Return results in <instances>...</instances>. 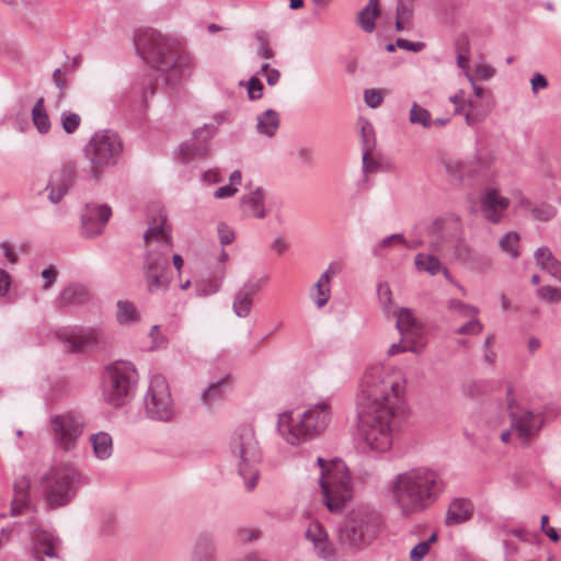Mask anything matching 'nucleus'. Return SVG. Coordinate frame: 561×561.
I'll use <instances>...</instances> for the list:
<instances>
[{"instance_id": "obj_49", "label": "nucleus", "mask_w": 561, "mask_h": 561, "mask_svg": "<svg viewBox=\"0 0 561 561\" xmlns=\"http://www.w3.org/2000/svg\"><path fill=\"white\" fill-rule=\"evenodd\" d=\"M378 297L385 311L389 313L392 305V293L388 284H380L378 286Z\"/></svg>"}, {"instance_id": "obj_6", "label": "nucleus", "mask_w": 561, "mask_h": 561, "mask_svg": "<svg viewBox=\"0 0 561 561\" xmlns=\"http://www.w3.org/2000/svg\"><path fill=\"white\" fill-rule=\"evenodd\" d=\"M317 463L321 469L319 483L324 504L330 512H340L353 496L348 469L341 459L327 462L322 457H318Z\"/></svg>"}, {"instance_id": "obj_57", "label": "nucleus", "mask_w": 561, "mask_h": 561, "mask_svg": "<svg viewBox=\"0 0 561 561\" xmlns=\"http://www.w3.org/2000/svg\"><path fill=\"white\" fill-rule=\"evenodd\" d=\"M396 46L401 49L411 50L414 53L421 51L425 47V43L423 42H411L405 38H398L396 41Z\"/></svg>"}, {"instance_id": "obj_27", "label": "nucleus", "mask_w": 561, "mask_h": 561, "mask_svg": "<svg viewBox=\"0 0 561 561\" xmlns=\"http://www.w3.org/2000/svg\"><path fill=\"white\" fill-rule=\"evenodd\" d=\"M534 257L536 264L542 271L561 282V262L553 255L548 247L543 245L538 248L534 253Z\"/></svg>"}, {"instance_id": "obj_21", "label": "nucleus", "mask_w": 561, "mask_h": 561, "mask_svg": "<svg viewBox=\"0 0 561 561\" xmlns=\"http://www.w3.org/2000/svg\"><path fill=\"white\" fill-rule=\"evenodd\" d=\"M510 206V199L499 194L494 188L486 190L481 196V209L484 217L497 224L502 220L504 213Z\"/></svg>"}, {"instance_id": "obj_41", "label": "nucleus", "mask_w": 561, "mask_h": 561, "mask_svg": "<svg viewBox=\"0 0 561 561\" xmlns=\"http://www.w3.org/2000/svg\"><path fill=\"white\" fill-rule=\"evenodd\" d=\"M268 279L270 277L265 273L251 276L248 283V309L252 304L250 296L257 294L267 284Z\"/></svg>"}, {"instance_id": "obj_48", "label": "nucleus", "mask_w": 561, "mask_h": 561, "mask_svg": "<svg viewBox=\"0 0 561 561\" xmlns=\"http://www.w3.org/2000/svg\"><path fill=\"white\" fill-rule=\"evenodd\" d=\"M264 85L256 77L248 80V98L251 100L260 99L263 95Z\"/></svg>"}, {"instance_id": "obj_14", "label": "nucleus", "mask_w": 561, "mask_h": 561, "mask_svg": "<svg viewBox=\"0 0 561 561\" xmlns=\"http://www.w3.org/2000/svg\"><path fill=\"white\" fill-rule=\"evenodd\" d=\"M56 336L71 352L77 353L84 348L96 347L103 341L104 334L98 328L65 327L57 330Z\"/></svg>"}, {"instance_id": "obj_45", "label": "nucleus", "mask_w": 561, "mask_h": 561, "mask_svg": "<svg viewBox=\"0 0 561 561\" xmlns=\"http://www.w3.org/2000/svg\"><path fill=\"white\" fill-rule=\"evenodd\" d=\"M469 321L465 323L463 325L459 327L455 330V333L457 334H469V335H478L482 332L483 325L477 318V316L473 317H467Z\"/></svg>"}, {"instance_id": "obj_5", "label": "nucleus", "mask_w": 561, "mask_h": 561, "mask_svg": "<svg viewBox=\"0 0 561 561\" xmlns=\"http://www.w3.org/2000/svg\"><path fill=\"white\" fill-rule=\"evenodd\" d=\"M82 476L70 465L54 466L39 481L41 493L47 511L68 505L76 496Z\"/></svg>"}, {"instance_id": "obj_62", "label": "nucleus", "mask_w": 561, "mask_h": 561, "mask_svg": "<svg viewBox=\"0 0 561 561\" xmlns=\"http://www.w3.org/2000/svg\"><path fill=\"white\" fill-rule=\"evenodd\" d=\"M233 311L238 317L245 316V293L239 290L233 301Z\"/></svg>"}, {"instance_id": "obj_12", "label": "nucleus", "mask_w": 561, "mask_h": 561, "mask_svg": "<svg viewBox=\"0 0 561 561\" xmlns=\"http://www.w3.org/2000/svg\"><path fill=\"white\" fill-rule=\"evenodd\" d=\"M50 427L55 445L69 451L76 447L78 438L82 435L84 421L76 413L56 414L50 416Z\"/></svg>"}, {"instance_id": "obj_2", "label": "nucleus", "mask_w": 561, "mask_h": 561, "mask_svg": "<svg viewBox=\"0 0 561 561\" xmlns=\"http://www.w3.org/2000/svg\"><path fill=\"white\" fill-rule=\"evenodd\" d=\"M134 44L137 54L154 68V73L148 79V87L141 89V105L146 108L148 98L154 94L160 79L170 89H174L182 79L192 75L195 65L188 53L180 51L171 38L153 28L138 30Z\"/></svg>"}, {"instance_id": "obj_24", "label": "nucleus", "mask_w": 561, "mask_h": 561, "mask_svg": "<svg viewBox=\"0 0 561 561\" xmlns=\"http://www.w3.org/2000/svg\"><path fill=\"white\" fill-rule=\"evenodd\" d=\"M396 328L405 337L416 341L423 333L421 321L414 316L412 309L401 308L397 312Z\"/></svg>"}, {"instance_id": "obj_59", "label": "nucleus", "mask_w": 561, "mask_h": 561, "mask_svg": "<svg viewBox=\"0 0 561 561\" xmlns=\"http://www.w3.org/2000/svg\"><path fill=\"white\" fill-rule=\"evenodd\" d=\"M260 72L265 75L266 82L270 85H275L279 81V71L277 69L270 68V64L267 62L261 67Z\"/></svg>"}, {"instance_id": "obj_15", "label": "nucleus", "mask_w": 561, "mask_h": 561, "mask_svg": "<svg viewBox=\"0 0 561 561\" xmlns=\"http://www.w3.org/2000/svg\"><path fill=\"white\" fill-rule=\"evenodd\" d=\"M217 125L204 124L203 127L197 128L193 131V142L183 144L180 147L181 153L185 161H190L195 158H205L209 153V146L207 139L210 138L217 130V126L220 125L225 119V114L219 113L214 117Z\"/></svg>"}, {"instance_id": "obj_63", "label": "nucleus", "mask_w": 561, "mask_h": 561, "mask_svg": "<svg viewBox=\"0 0 561 561\" xmlns=\"http://www.w3.org/2000/svg\"><path fill=\"white\" fill-rule=\"evenodd\" d=\"M57 274V270L53 265L42 271V277L45 280L44 289H48L56 282Z\"/></svg>"}, {"instance_id": "obj_39", "label": "nucleus", "mask_w": 561, "mask_h": 561, "mask_svg": "<svg viewBox=\"0 0 561 561\" xmlns=\"http://www.w3.org/2000/svg\"><path fill=\"white\" fill-rule=\"evenodd\" d=\"M379 15V10L370 9L365 7L359 13H358V24L360 27L368 33H371L375 30V20Z\"/></svg>"}, {"instance_id": "obj_51", "label": "nucleus", "mask_w": 561, "mask_h": 561, "mask_svg": "<svg viewBox=\"0 0 561 561\" xmlns=\"http://www.w3.org/2000/svg\"><path fill=\"white\" fill-rule=\"evenodd\" d=\"M447 173L458 180L462 178L463 163L460 160L448 159L444 161Z\"/></svg>"}, {"instance_id": "obj_47", "label": "nucleus", "mask_w": 561, "mask_h": 561, "mask_svg": "<svg viewBox=\"0 0 561 561\" xmlns=\"http://www.w3.org/2000/svg\"><path fill=\"white\" fill-rule=\"evenodd\" d=\"M556 214V207L549 204H541L533 208V215L541 221H548L552 219Z\"/></svg>"}, {"instance_id": "obj_61", "label": "nucleus", "mask_w": 561, "mask_h": 561, "mask_svg": "<svg viewBox=\"0 0 561 561\" xmlns=\"http://www.w3.org/2000/svg\"><path fill=\"white\" fill-rule=\"evenodd\" d=\"M397 16L403 21L412 22L413 9L411 2L405 3L402 0H399L397 7Z\"/></svg>"}, {"instance_id": "obj_54", "label": "nucleus", "mask_w": 561, "mask_h": 561, "mask_svg": "<svg viewBox=\"0 0 561 561\" xmlns=\"http://www.w3.org/2000/svg\"><path fill=\"white\" fill-rule=\"evenodd\" d=\"M51 79H53V82L55 83V85L59 89L57 101L60 102L65 96L64 90L68 85L67 80L65 79L64 73L60 68L55 69V71L53 72Z\"/></svg>"}, {"instance_id": "obj_58", "label": "nucleus", "mask_w": 561, "mask_h": 561, "mask_svg": "<svg viewBox=\"0 0 561 561\" xmlns=\"http://www.w3.org/2000/svg\"><path fill=\"white\" fill-rule=\"evenodd\" d=\"M488 115V112L482 111L479 112L474 108L472 104H470L469 111L466 113V123L470 126L476 125L482 122Z\"/></svg>"}, {"instance_id": "obj_53", "label": "nucleus", "mask_w": 561, "mask_h": 561, "mask_svg": "<svg viewBox=\"0 0 561 561\" xmlns=\"http://www.w3.org/2000/svg\"><path fill=\"white\" fill-rule=\"evenodd\" d=\"M262 458L263 455L259 442L255 438L248 439V461L251 460L254 463H259L262 461Z\"/></svg>"}, {"instance_id": "obj_26", "label": "nucleus", "mask_w": 561, "mask_h": 561, "mask_svg": "<svg viewBox=\"0 0 561 561\" xmlns=\"http://www.w3.org/2000/svg\"><path fill=\"white\" fill-rule=\"evenodd\" d=\"M267 190L263 186H255L248 193V217L264 219L268 215L266 206Z\"/></svg>"}, {"instance_id": "obj_37", "label": "nucleus", "mask_w": 561, "mask_h": 561, "mask_svg": "<svg viewBox=\"0 0 561 561\" xmlns=\"http://www.w3.org/2000/svg\"><path fill=\"white\" fill-rule=\"evenodd\" d=\"M500 249L507 253L512 259H517L519 255V236L516 232L510 231L505 233L499 241Z\"/></svg>"}, {"instance_id": "obj_32", "label": "nucleus", "mask_w": 561, "mask_h": 561, "mask_svg": "<svg viewBox=\"0 0 561 561\" xmlns=\"http://www.w3.org/2000/svg\"><path fill=\"white\" fill-rule=\"evenodd\" d=\"M279 126V115L274 110H266L256 117L255 129L257 134L273 137Z\"/></svg>"}, {"instance_id": "obj_28", "label": "nucleus", "mask_w": 561, "mask_h": 561, "mask_svg": "<svg viewBox=\"0 0 561 561\" xmlns=\"http://www.w3.org/2000/svg\"><path fill=\"white\" fill-rule=\"evenodd\" d=\"M229 448L231 454L239 459L238 472L244 478L243 462L245 460V425L240 424L236 427L230 437Z\"/></svg>"}, {"instance_id": "obj_55", "label": "nucleus", "mask_w": 561, "mask_h": 561, "mask_svg": "<svg viewBox=\"0 0 561 561\" xmlns=\"http://www.w3.org/2000/svg\"><path fill=\"white\" fill-rule=\"evenodd\" d=\"M414 342L415 341L411 340V343L408 345L404 343L403 340H400L399 342L393 343L389 346L387 354L389 356H394V355H398V354H401V353L408 352V351L414 352L415 351Z\"/></svg>"}, {"instance_id": "obj_46", "label": "nucleus", "mask_w": 561, "mask_h": 561, "mask_svg": "<svg viewBox=\"0 0 561 561\" xmlns=\"http://www.w3.org/2000/svg\"><path fill=\"white\" fill-rule=\"evenodd\" d=\"M454 256L461 263H467L471 259V251L469 245L460 238L457 239L454 244Z\"/></svg>"}, {"instance_id": "obj_43", "label": "nucleus", "mask_w": 561, "mask_h": 561, "mask_svg": "<svg viewBox=\"0 0 561 561\" xmlns=\"http://www.w3.org/2000/svg\"><path fill=\"white\" fill-rule=\"evenodd\" d=\"M255 38L259 43V47H257V51H256L257 56H260L264 59L273 58L274 51L270 47V38H268L267 33L264 31L256 32Z\"/></svg>"}, {"instance_id": "obj_9", "label": "nucleus", "mask_w": 561, "mask_h": 561, "mask_svg": "<svg viewBox=\"0 0 561 561\" xmlns=\"http://www.w3.org/2000/svg\"><path fill=\"white\" fill-rule=\"evenodd\" d=\"M83 152L91 164L89 176L99 181L105 169L117 164L123 152V141L111 129L98 130L84 146Z\"/></svg>"}, {"instance_id": "obj_1", "label": "nucleus", "mask_w": 561, "mask_h": 561, "mask_svg": "<svg viewBox=\"0 0 561 561\" xmlns=\"http://www.w3.org/2000/svg\"><path fill=\"white\" fill-rule=\"evenodd\" d=\"M400 376L382 365L369 367L356 396L357 431L375 451H388L405 420Z\"/></svg>"}, {"instance_id": "obj_3", "label": "nucleus", "mask_w": 561, "mask_h": 561, "mask_svg": "<svg viewBox=\"0 0 561 561\" xmlns=\"http://www.w3.org/2000/svg\"><path fill=\"white\" fill-rule=\"evenodd\" d=\"M444 489L442 476L428 467H416L400 472L390 484L392 500L400 514L407 517L432 507Z\"/></svg>"}, {"instance_id": "obj_4", "label": "nucleus", "mask_w": 561, "mask_h": 561, "mask_svg": "<svg viewBox=\"0 0 561 561\" xmlns=\"http://www.w3.org/2000/svg\"><path fill=\"white\" fill-rule=\"evenodd\" d=\"M331 420L328 400L310 405L297 421H293L291 412L278 415L277 430L290 445H299L310 440L325 431Z\"/></svg>"}, {"instance_id": "obj_8", "label": "nucleus", "mask_w": 561, "mask_h": 561, "mask_svg": "<svg viewBox=\"0 0 561 561\" xmlns=\"http://www.w3.org/2000/svg\"><path fill=\"white\" fill-rule=\"evenodd\" d=\"M379 530V519L374 513L351 512L337 528L340 548L351 553L357 552L370 545Z\"/></svg>"}, {"instance_id": "obj_31", "label": "nucleus", "mask_w": 561, "mask_h": 561, "mask_svg": "<svg viewBox=\"0 0 561 561\" xmlns=\"http://www.w3.org/2000/svg\"><path fill=\"white\" fill-rule=\"evenodd\" d=\"M93 454L99 460H106L113 454V438L106 432L92 434L89 438Z\"/></svg>"}, {"instance_id": "obj_23", "label": "nucleus", "mask_w": 561, "mask_h": 561, "mask_svg": "<svg viewBox=\"0 0 561 561\" xmlns=\"http://www.w3.org/2000/svg\"><path fill=\"white\" fill-rule=\"evenodd\" d=\"M339 271V266L331 263L313 285L310 296L318 308H322L328 304L331 296V278L335 276Z\"/></svg>"}, {"instance_id": "obj_40", "label": "nucleus", "mask_w": 561, "mask_h": 561, "mask_svg": "<svg viewBox=\"0 0 561 561\" xmlns=\"http://www.w3.org/2000/svg\"><path fill=\"white\" fill-rule=\"evenodd\" d=\"M447 308L450 311L458 313L460 317H473L479 313V309L472 305L462 302L459 299H450L447 302Z\"/></svg>"}, {"instance_id": "obj_64", "label": "nucleus", "mask_w": 561, "mask_h": 561, "mask_svg": "<svg viewBox=\"0 0 561 561\" xmlns=\"http://www.w3.org/2000/svg\"><path fill=\"white\" fill-rule=\"evenodd\" d=\"M474 76L481 80H489L494 76V69L489 65L481 64L474 68Z\"/></svg>"}, {"instance_id": "obj_7", "label": "nucleus", "mask_w": 561, "mask_h": 561, "mask_svg": "<svg viewBox=\"0 0 561 561\" xmlns=\"http://www.w3.org/2000/svg\"><path fill=\"white\" fill-rule=\"evenodd\" d=\"M138 383L135 365L127 360H116L105 367L102 378V393L106 403L121 408L129 402Z\"/></svg>"}, {"instance_id": "obj_42", "label": "nucleus", "mask_w": 561, "mask_h": 561, "mask_svg": "<svg viewBox=\"0 0 561 561\" xmlns=\"http://www.w3.org/2000/svg\"><path fill=\"white\" fill-rule=\"evenodd\" d=\"M60 122L65 133L73 134L81 124V117L77 113L65 111L61 113Z\"/></svg>"}, {"instance_id": "obj_20", "label": "nucleus", "mask_w": 561, "mask_h": 561, "mask_svg": "<svg viewBox=\"0 0 561 561\" xmlns=\"http://www.w3.org/2000/svg\"><path fill=\"white\" fill-rule=\"evenodd\" d=\"M306 538L312 542L318 557L327 561H336L339 552L329 539V535L318 522L311 523L306 530Z\"/></svg>"}, {"instance_id": "obj_22", "label": "nucleus", "mask_w": 561, "mask_h": 561, "mask_svg": "<svg viewBox=\"0 0 561 561\" xmlns=\"http://www.w3.org/2000/svg\"><path fill=\"white\" fill-rule=\"evenodd\" d=\"M217 540L213 533L202 531L197 535L191 552V561H217Z\"/></svg>"}, {"instance_id": "obj_29", "label": "nucleus", "mask_w": 561, "mask_h": 561, "mask_svg": "<svg viewBox=\"0 0 561 561\" xmlns=\"http://www.w3.org/2000/svg\"><path fill=\"white\" fill-rule=\"evenodd\" d=\"M89 300V293L83 286L70 285L64 288L58 297L60 308L76 307Z\"/></svg>"}, {"instance_id": "obj_16", "label": "nucleus", "mask_w": 561, "mask_h": 561, "mask_svg": "<svg viewBox=\"0 0 561 561\" xmlns=\"http://www.w3.org/2000/svg\"><path fill=\"white\" fill-rule=\"evenodd\" d=\"M31 550L30 554L37 561H43L44 557L57 558L56 548L59 538L50 530L43 529L39 525L30 522Z\"/></svg>"}, {"instance_id": "obj_60", "label": "nucleus", "mask_w": 561, "mask_h": 561, "mask_svg": "<svg viewBox=\"0 0 561 561\" xmlns=\"http://www.w3.org/2000/svg\"><path fill=\"white\" fill-rule=\"evenodd\" d=\"M447 222L455 226L457 231H461L460 217L454 213L446 215L444 218L436 219L434 221V226L438 229L443 224H447Z\"/></svg>"}, {"instance_id": "obj_56", "label": "nucleus", "mask_w": 561, "mask_h": 561, "mask_svg": "<svg viewBox=\"0 0 561 561\" xmlns=\"http://www.w3.org/2000/svg\"><path fill=\"white\" fill-rule=\"evenodd\" d=\"M430 550V541H421L414 546L410 552V559L412 561H421Z\"/></svg>"}, {"instance_id": "obj_10", "label": "nucleus", "mask_w": 561, "mask_h": 561, "mask_svg": "<svg viewBox=\"0 0 561 561\" xmlns=\"http://www.w3.org/2000/svg\"><path fill=\"white\" fill-rule=\"evenodd\" d=\"M165 221V217L159 222L154 220L144 233V240L149 244L142 266L145 278H147L149 274L159 275L171 273L169 253L173 244L171 230L167 227Z\"/></svg>"}, {"instance_id": "obj_33", "label": "nucleus", "mask_w": 561, "mask_h": 561, "mask_svg": "<svg viewBox=\"0 0 561 561\" xmlns=\"http://www.w3.org/2000/svg\"><path fill=\"white\" fill-rule=\"evenodd\" d=\"M32 119L39 134H47L50 130L49 116L44 107V99L39 98L32 108Z\"/></svg>"}, {"instance_id": "obj_36", "label": "nucleus", "mask_w": 561, "mask_h": 561, "mask_svg": "<svg viewBox=\"0 0 561 561\" xmlns=\"http://www.w3.org/2000/svg\"><path fill=\"white\" fill-rule=\"evenodd\" d=\"M147 290L150 294H156L158 291H167L170 287L172 276L171 273L167 274H159V275H151L147 278H145Z\"/></svg>"}, {"instance_id": "obj_50", "label": "nucleus", "mask_w": 561, "mask_h": 561, "mask_svg": "<svg viewBox=\"0 0 561 561\" xmlns=\"http://www.w3.org/2000/svg\"><path fill=\"white\" fill-rule=\"evenodd\" d=\"M469 61L468 41L465 38L462 46L457 44V66L468 71Z\"/></svg>"}, {"instance_id": "obj_30", "label": "nucleus", "mask_w": 561, "mask_h": 561, "mask_svg": "<svg viewBox=\"0 0 561 561\" xmlns=\"http://www.w3.org/2000/svg\"><path fill=\"white\" fill-rule=\"evenodd\" d=\"M31 488V481L27 477H21L14 482V499L11 505V514L13 516L23 513L24 508L28 504V491Z\"/></svg>"}, {"instance_id": "obj_35", "label": "nucleus", "mask_w": 561, "mask_h": 561, "mask_svg": "<svg viewBox=\"0 0 561 561\" xmlns=\"http://www.w3.org/2000/svg\"><path fill=\"white\" fill-rule=\"evenodd\" d=\"M117 321L121 324L131 323L138 320V311L136 306L129 300L117 301Z\"/></svg>"}, {"instance_id": "obj_25", "label": "nucleus", "mask_w": 561, "mask_h": 561, "mask_svg": "<svg viewBox=\"0 0 561 561\" xmlns=\"http://www.w3.org/2000/svg\"><path fill=\"white\" fill-rule=\"evenodd\" d=\"M473 514V505L469 500L455 499L448 506L445 517L447 526L462 524L471 518Z\"/></svg>"}, {"instance_id": "obj_18", "label": "nucleus", "mask_w": 561, "mask_h": 561, "mask_svg": "<svg viewBox=\"0 0 561 561\" xmlns=\"http://www.w3.org/2000/svg\"><path fill=\"white\" fill-rule=\"evenodd\" d=\"M111 216L112 209L107 204H87L81 214L82 234L87 238L101 234Z\"/></svg>"}, {"instance_id": "obj_34", "label": "nucleus", "mask_w": 561, "mask_h": 561, "mask_svg": "<svg viewBox=\"0 0 561 561\" xmlns=\"http://www.w3.org/2000/svg\"><path fill=\"white\" fill-rule=\"evenodd\" d=\"M414 264L417 271L426 272L432 276L436 275L442 268L440 261L433 254L417 253L414 257Z\"/></svg>"}, {"instance_id": "obj_13", "label": "nucleus", "mask_w": 561, "mask_h": 561, "mask_svg": "<svg viewBox=\"0 0 561 561\" xmlns=\"http://www.w3.org/2000/svg\"><path fill=\"white\" fill-rule=\"evenodd\" d=\"M507 409L512 431L523 440L524 445H527L541 430L543 424L542 414L530 411L515 403L514 400H508Z\"/></svg>"}, {"instance_id": "obj_52", "label": "nucleus", "mask_w": 561, "mask_h": 561, "mask_svg": "<svg viewBox=\"0 0 561 561\" xmlns=\"http://www.w3.org/2000/svg\"><path fill=\"white\" fill-rule=\"evenodd\" d=\"M364 101L367 104V106L376 108L381 104V92L377 89H367L364 92Z\"/></svg>"}, {"instance_id": "obj_19", "label": "nucleus", "mask_w": 561, "mask_h": 561, "mask_svg": "<svg viewBox=\"0 0 561 561\" xmlns=\"http://www.w3.org/2000/svg\"><path fill=\"white\" fill-rule=\"evenodd\" d=\"M233 390L231 375H225L216 381H211L201 393V403L207 411H213L220 405Z\"/></svg>"}, {"instance_id": "obj_17", "label": "nucleus", "mask_w": 561, "mask_h": 561, "mask_svg": "<svg viewBox=\"0 0 561 561\" xmlns=\"http://www.w3.org/2000/svg\"><path fill=\"white\" fill-rule=\"evenodd\" d=\"M77 178V165L72 161L62 163L61 168L51 173L46 190L49 191L48 199L57 204L68 193Z\"/></svg>"}, {"instance_id": "obj_38", "label": "nucleus", "mask_w": 561, "mask_h": 561, "mask_svg": "<svg viewBox=\"0 0 561 561\" xmlns=\"http://www.w3.org/2000/svg\"><path fill=\"white\" fill-rule=\"evenodd\" d=\"M409 122L414 125H421L424 128L432 126L430 112L417 103H413L410 108Z\"/></svg>"}, {"instance_id": "obj_44", "label": "nucleus", "mask_w": 561, "mask_h": 561, "mask_svg": "<svg viewBox=\"0 0 561 561\" xmlns=\"http://www.w3.org/2000/svg\"><path fill=\"white\" fill-rule=\"evenodd\" d=\"M537 297L549 304H557L561 301V288L552 286H542L537 290Z\"/></svg>"}, {"instance_id": "obj_11", "label": "nucleus", "mask_w": 561, "mask_h": 561, "mask_svg": "<svg viewBox=\"0 0 561 561\" xmlns=\"http://www.w3.org/2000/svg\"><path fill=\"white\" fill-rule=\"evenodd\" d=\"M144 413L151 421L169 423L175 417V404L167 378L152 375L144 397Z\"/></svg>"}]
</instances>
